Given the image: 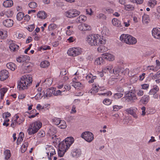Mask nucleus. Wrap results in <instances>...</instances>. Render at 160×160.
Masks as SVG:
<instances>
[{
  "instance_id": "nucleus-41",
  "label": "nucleus",
  "mask_w": 160,
  "mask_h": 160,
  "mask_svg": "<svg viewBox=\"0 0 160 160\" xmlns=\"http://www.w3.org/2000/svg\"><path fill=\"white\" fill-rule=\"evenodd\" d=\"M97 17L98 19H102L103 20H105L107 18L106 15L102 13H99L97 14Z\"/></svg>"
},
{
  "instance_id": "nucleus-27",
  "label": "nucleus",
  "mask_w": 160,
  "mask_h": 160,
  "mask_svg": "<svg viewBox=\"0 0 160 160\" xmlns=\"http://www.w3.org/2000/svg\"><path fill=\"white\" fill-rule=\"evenodd\" d=\"M149 99V96L147 95H144L140 100V102L144 104H147L148 102Z\"/></svg>"
},
{
  "instance_id": "nucleus-51",
  "label": "nucleus",
  "mask_w": 160,
  "mask_h": 160,
  "mask_svg": "<svg viewBox=\"0 0 160 160\" xmlns=\"http://www.w3.org/2000/svg\"><path fill=\"white\" fill-rule=\"evenodd\" d=\"M20 57L23 62L26 61L27 60H29V57L27 55H22L20 56Z\"/></svg>"
},
{
  "instance_id": "nucleus-17",
  "label": "nucleus",
  "mask_w": 160,
  "mask_h": 160,
  "mask_svg": "<svg viewBox=\"0 0 160 160\" xmlns=\"http://www.w3.org/2000/svg\"><path fill=\"white\" fill-rule=\"evenodd\" d=\"M113 68L112 65H110L107 67L104 68L102 69V71L105 72H109L110 73H113L114 71L112 69Z\"/></svg>"
},
{
  "instance_id": "nucleus-43",
  "label": "nucleus",
  "mask_w": 160,
  "mask_h": 160,
  "mask_svg": "<svg viewBox=\"0 0 160 160\" xmlns=\"http://www.w3.org/2000/svg\"><path fill=\"white\" fill-rule=\"evenodd\" d=\"M28 6L30 8H34L37 6V4L35 2H32L28 4Z\"/></svg>"
},
{
  "instance_id": "nucleus-5",
  "label": "nucleus",
  "mask_w": 160,
  "mask_h": 160,
  "mask_svg": "<svg viewBox=\"0 0 160 160\" xmlns=\"http://www.w3.org/2000/svg\"><path fill=\"white\" fill-rule=\"evenodd\" d=\"M81 137L84 138L86 141L90 142L94 138V135L92 133L89 132H83L81 135Z\"/></svg>"
},
{
  "instance_id": "nucleus-15",
  "label": "nucleus",
  "mask_w": 160,
  "mask_h": 160,
  "mask_svg": "<svg viewBox=\"0 0 160 160\" xmlns=\"http://www.w3.org/2000/svg\"><path fill=\"white\" fill-rule=\"evenodd\" d=\"M69 148V147L67 144H65V142L64 141H63L62 142L59 143L58 146V149L61 150V151H63L66 152V151Z\"/></svg>"
},
{
  "instance_id": "nucleus-49",
  "label": "nucleus",
  "mask_w": 160,
  "mask_h": 160,
  "mask_svg": "<svg viewBox=\"0 0 160 160\" xmlns=\"http://www.w3.org/2000/svg\"><path fill=\"white\" fill-rule=\"evenodd\" d=\"M112 101L109 99H106L103 101V102L104 104L108 105H110Z\"/></svg>"
},
{
  "instance_id": "nucleus-21",
  "label": "nucleus",
  "mask_w": 160,
  "mask_h": 160,
  "mask_svg": "<svg viewBox=\"0 0 160 160\" xmlns=\"http://www.w3.org/2000/svg\"><path fill=\"white\" fill-rule=\"evenodd\" d=\"M9 48L10 50L13 52H16L19 48V47L17 45L13 42L10 43Z\"/></svg>"
},
{
  "instance_id": "nucleus-45",
  "label": "nucleus",
  "mask_w": 160,
  "mask_h": 160,
  "mask_svg": "<svg viewBox=\"0 0 160 160\" xmlns=\"http://www.w3.org/2000/svg\"><path fill=\"white\" fill-rule=\"evenodd\" d=\"M44 82L46 83L48 86H50L52 83V81L51 78H47L44 80Z\"/></svg>"
},
{
  "instance_id": "nucleus-35",
  "label": "nucleus",
  "mask_w": 160,
  "mask_h": 160,
  "mask_svg": "<svg viewBox=\"0 0 160 160\" xmlns=\"http://www.w3.org/2000/svg\"><path fill=\"white\" fill-rule=\"evenodd\" d=\"M7 88H1L0 90V93H1V99H3V96L4 95V94L6 93L7 91Z\"/></svg>"
},
{
  "instance_id": "nucleus-39",
  "label": "nucleus",
  "mask_w": 160,
  "mask_h": 160,
  "mask_svg": "<svg viewBox=\"0 0 160 160\" xmlns=\"http://www.w3.org/2000/svg\"><path fill=\"white\" fill-rule=\"evenodd\" d=\"M113 70L114 71L113 73L117 75L118 74V75H119L121 73H120V72L121 71V69L119 67H116L114 69H113Z\"/></svg>"
},
{
  "instance_id": "nucleus-31",
  "label": "nucleus",
  "mask_w": 160,
  "mask_h": 160,
  "mask_svg": "<svg viewBox=\"0 0 160 160\" xmlns=\"http://www.w3.org/2000/svg\"><path fill=\"white\" fill-rule=\"evenodd\" d=\"M58 127L61 129L65 128L67 127L66 122L64 121L60 120Z\"/></svg>"
},
{
  "instance_id": "nucleus-23",
  "label": "nucleus",
  "mask_w": 160,
  "mask_h": 160,
  "mask_svg": "<svg viewBox=\"0 0 160 160\" xmlns=\"http://www.w3.org/2000/svg\"><path fill=\"white\" fill-rule=\"evenodd\" d=\"M7 67L12 71H14L17 68L16 65L13 63L10 62L6 65Z\"/></svg>"
},
{
  "instance_id": "nucleus-10",
  "label": "nucleus",
  "mask_w": 160,
  "mask_h": 160,
  "mask_svg": "<svg viewBox=\"0 0 160 160\" xmlns=\"http://www.w3.org/2000/svg\"><path fill=\"white\" fill-rule=\"evenodd\" d=\"M2 24L5 27L7 28H10L13 26L14 22L10 19H8L4 20L2 22Z\"/></svg>"
},
{
  "instance_id": "nucleus-55",
  "label": "nucleus",
  "mask_w": 160,
  "mask_h": 160,
  "mask_svg": "<svg viewBox=\"0 0 160 160\" xmlns=\"http://www.w3.org/2000/svg\"><path fill=\"white\" fill-rule=\"evenodd\" d=\"M65 152H66L64 151H61V150L58 149V156L60 157H63Z\"/></svg>"
},
{
  "instance_id": "nucleus-48",
  "label": "nucleus",
  "mask_w": 160,
  "mask_h": 160,
  "mask_svg": "<svg viewBox=\"0 0 160 160\" xmlns=\"http://www.w3.org/2000/svg\"><path fill=\"white\" fill-rule=\"evenodd\" d=\"M160 77V70L158 71L152 77V79H155Z\"/></svg>"
},
{
  "instance_id": "nucleus-30",
  "label": "nucleus",
  "mask_w": 160,
  "mask_h": 160,
  "mask_svg": "<svg viewBox=\"0 0 160 160\" xmlns=\"http://www.w3.org/2000/svg\"><path fill=\"white\" fill-rule=\"evenodd\" d=\"M103 58L102 57H100L97 58L95 61V64L97 65H101L102 64H103L104 61Z\"/></svg>"
},
{
  "instance_id": "nucleus-62",
  "label": "nucleus",
  "mask_w": 160,
  "mask_h": 160,
  "mask_svg": "<svg viewBox=\"0 0 160 160\" xmlns=\"http://www.w3.org/2000/svg\"><path fill=\"white\" fill-rule=\"evenodd\" d=\"M4 33L2 31H0V39H4L5 38L6 36L5 35H3Z\"/></svg>"
},
{
  "instance_id": "nucleus-44",
  "label": "nucleus",
  "mask_w": 160,
  "mask_h": 160,
  "mask_svg": "<svg viewBox=\"0 0 160 160\" xmlns=\"http://www.w3.org/2000/svg\"><path fill=\"white\" fill-rule=\"evenodd\" d=\"M73 82L74 83L73 85L75 88H76V87H80L81 86V83L79 82L76 81V78H74L73 80Z\"/></svg>"
},
{
  "instance_id": "nucleus-24",
  "label": "nucleus",
  "mask_w": 160,
  "mask_h": 160,
  "mask_svg": "<svg viewBox=\"0 0 160 160\" xmlns=\"http://www.w3.org/2000/svg\"><path fill=\"white\" fill-rule=\"evenodd\" d=\"M13 5V2L11 0H7L3 3V5L5 7L8 8L12 6Z\"/></svg>"
},
{
  "instance_id": "nucleus-22",
  "label": "nucleus",
  "mask_w": 160,
  "mask_h": 160,
  "mask_svg": "<svg viewBox=\"0 0 160 160\" xmlns=\"http://www.w3.org/2000/svg\"><path fill=\"white\" fill-rule=\"evenodd\" d=\"M103 44H100V45H98L99 47L97 48L98 51L100 52H105L108 50V48H107L104 46L103 45Z\"/></svg>"
},
{
  "instance_id": "nucleus-18",
  "label": "nucleus",
  "mask_w": 160,
  "mask_h": 160,
  "mask_svg": "<svg viewBox=\"0 0 160 160\" xmlns=\"http://www.w3.org/2000/svg\"><path fill=\"white\" fill-rule=\"evenodd\" d=\"M37 17L40 19H44L47 17V14L43 11H40L37 14Z\"/></svg>"
},
{
  "instance_id": "nucleus-11",
  "label": "nucleus",
  "mask_w": 160,
  "mask_h": 160,
  "mask_svg": "<svg viewBox=\"0 0 160 160\" xmlns=\"http://www.w3.org/2000/svg\"><path fill=\"white\" fill-rule=\"evenodd\" d=\"M78 29L81 31H86L91 30V27L87 24L82 23L78 26Z\"/></svg>"
},
{
  "instance_id": "nucleus-7",
  "label": "nucleus",
  "mask_w": 160,
  "mask_h": 160,
  "mask_svg": "<svg viewBox=\"0 0 160 160\" xmlns=\"http://www.w3.org/2000/svg\"><path fill=\"white\" fill-rule=\"evenodd\" d=\"M67 53L70 56L75 57L81 54V51L78 48H72L68 49Z\"/></svg>"
},
{
  "instance_id": "nucleus-8",
  "label": "nucleus",
  "mask_w": 160,
  "mask_h": 160,
  "mask_svg": "<svg viewBox=\"0 0 160 160\" xmlns=\"http://www.w3.org/2000/svg\"><path fill=\"white\" fill-rule=\"evenodd\" d=\"M8 71L6 70H3L0 72V79L1 81H4L7 79L8 77Z\"/></svg>"
},
{
  "instance_id": "nucleus-20",
  "label": "nucleus",
  "mask_w": 160,
  "mask_h": 160,
  "mask_svg": "<svg viewBox=\"0 0 160 160\" xmlns=\"http://www.w3.org/2000/svg\"><path fill=\"white\" fill-rule=\"evenodd\" d=\"M112 24L114 26L118 27H121L122 26L120 21L117 19L113 18L112 21Z\"/></svg>"
},
{
  "instance_id": "nucleus-33",
  "label": "nucleus",
  "mask_w": 160,
  "mask_h": 160,
  "mask_svg": "<svg viewBox=\"0 0 160 160\" xmlns=\"http://www.w3.org/2000/svg\"><path fill=\"white\" fill-rule=\"evenodd\" d=\"M28 146V143L27 142H25L22 145L21 149V152L22 153H24L25 152Z\"/></svg>"
},
{
  "instance_id": "nucleus-58",
  "label": "nucleus",
  "mask_w": 160,
  "mask_h": 160,
  "mask_svg": "<svg viewBox=\"0 0 160 160\" xmlns=\"http://www.w3.org/2000/svg\"><path fill=\"white\" fill-rule=\"evenodd\" d=\"M10 116V113L8 112H5L3 113L2 114V117L4 118H8Z\"/></svg>"
},
{
  "instance_id": "nucleus-54",
  "label": "nucleus",
  "mask_w": 160,
  "mask_h": 160,
  "mask_svg": "<svg viewBox=\"0 0 160 160\" xmlns=\"http://www.w3.org/2000/svg\"><path fill=\"white\" fill-rule=\"evenodd\" d=\"M45 135V132L44 131H40L38 133V135L39 137H43Z\"/></svg>"
},
{
  "instance_id": "nucleus-32",
  "label": "nucleus",
  "mask_w": 160,
  "mask_h": 160,
  "mask_svg": "<svg viewBox=\"0 0 160 160\" xmlns=\"http://www.w3.org/2000/svg\"><path fill=\"white\" fill-rule=\"evenodd\" d=\"M50 138L52 140L53 142L54 143L59 142L60 141V138H58L56 135H54V136H52Z\"/></svg>"
},
{
  "instance_id": "nucleus-52",
  "label": "nucleus",
  "mask_w": 160,
  "mask_h": 160,
  "mask_svg": "<svg viewBox=\"0 0 160 160\" xmlns=\"http://www.w3.org/2000/svg\"><path fill=\"white\" fill-rule=\"evenodd\" d=\"M60 120L59 118H55L52 119V121L54 124L58 125L59 122H60Z\"/></svg>"
},
{
  "instance_id": "nucleus-29",
  "label": "nucleus",
  "mask_w": 160,
  "mask_h": 160,
  "mask_svg": "<svg viewBox=\"0 0 160 160\" xmlns=\"http://www.w3.org/2000/svg\"><path fill=\"white\" fill-rule=\"evenodd\" d=\"M53 92V88H50L46 90V97H50L52 96V94Z\"/></svg>"
},
{
  "instance_id": "nucleus-3",
  "label": "nucleus",
  "mask_w": 160,
  "mask_h": 160,
  "mask_svg": "<svg viewBox=\"0 0 160 160\" xmlns=\"http://www.w3.org/2000/svg\"><path fill=\"white\" fill-rule=\"evenodd\" d=\"M42 126V123L39 121L33 122L28 127L27 132L30 135L34 134L40 129Z\"/></svg>"
},
{
  "instance_id": "nucleus-26",
  "label": "nucleus",
  "mask_w": 160,
  "mask_h": 160,
  "mask_svg": "<svg viewBox=\"0 0 160 160\" xmlns=\"http://www.w3.org/2000/svg\"><path fill=\"white\" fill-rule=\"evenodd\" d=\"M126 111L128 114L132 115L134 118H137V115L134 111L131 108L126 110Z\"/></svg>"
},
{
  "instance_id": "nucleus-46",
  "label": "nucleus",
  "mask_w": 160,
  "mask_h": 160,
  "mask_svg": "<svg viewBox=\"0 0 160 160\" xmlns=\"http://www.w3.org/2000/svg\"><path fill=\"white\" fill-rule=\"evenodd\" d=\"M56 25L54 23L51 24L48 27V29L49 31L52 30L56 28Z\"/></svg>"
},
{
  "instance_id": "nucleus-9",
  "label": "nucleus",
  "mask_w": 160,
  "mask_h": 160,
  "mask_svg": "<svg viewBox=\"0 0 160 160\" xmlns=\"http://www.w3.org/2000/svg\"><path fill=\"white\" fill-rule=\"evenodd\" d=\"M152 34L153 37L158 39H160V29L154 28L152 30Z\"/></svg>"
},
{
  "instance_id": "nucleus-25",
  "label": "nucleus",
  "mask_w": 160,
  "mask_h": 160,
  "mask_svg": "<svg viewBox=\"0 0 160 160\" xmlns=\"http://www.w3.org/2000/svg\"><path fill=\"white\" fill-rule=\"evenodd\" d=\"M159 90V88L157 85H154L153 88L150 90L149 94L150 95H152L153 93H157Z\"/></svg>"
},
{
  "instance_id": "nucleus-38",
  "label": "nucleus",
  "mask_w": 160,
  "mask_h": 160,
  "mask_svg": "<svg viewBox=\"0 0 160 160\" xmlns=\"http://www.w3.org/2000/svg\"><path fill=\"white\" fill-rule=\"evenodd\" d=\"M24 14L22 12H19L18 13L17 15V18L18 20H21L24 17Z\"/></svg>"
},
{
  "instance_id": "nucleus-53",
  "label": "nucleus",
  "mask_w": 160,
  "mask_h": 160,
  "mask_svg": "<svg viewBox=\"0 0 160 160\" xmlns=\"http://www.w3.org/2000/svg\"><path fill=\"white\" fill-rule=\"evenodd\" d=\"M123 96V94L121 93H117L114 94V97L115 99H118L122 97Z\"/></svg>"
},
{
  "instance_id": "nucleus-34",
  "label": "nucleus",
  "mask_w": 160,
  "mask_h": 160,
  "mask_svg": "<svg viewBox=\"0 0 160 160\" xmlns=\"http://www.w3.org/2000/svg\"><path fill=\"white\" fill-rule=\"evenodd\" d=\"M49 65V62L46 60L42 62L40 64L41 67L43 68L47 67Z\"/></svg>"
},
{
  "instance_id": "nucleus-1",
  "label": "nucleus",
  "mask_w": 160,
  "mask_h": 160,
  "mask_svg": "<svg viewBox=\"0 0 160 160\" xmlns=\"http://www.w3.org/2000/svg\"><path fill=\"white\" fill-rule=\"evenodd\" d=\"M86 41L92 46H98L100 44H105L106 42L98 35L95 34L88 35L86 38Z\"/></svg>"
},
{
  "instance_id": "nucleus-42",
  "label": "nucleus",
  "mask_w": 160,
  "mask_h": 160,
  "mask_svg": "<svg viewBox=\"0 0 160 160\" xmlns=\"http://www.w3.org/2000/svg\"><path fill=\"white\" fill-rule=\"evenodd\" d=\"M5 159L6 160L9 159L11 156L10 151L9 150H7L5 152Z\"/></svg>"
},
{
  "instance_id": "nucleus-60",
  "label": "nucleus",
  "mask_w": 160,
  "mask_h": 160,
  "mask_svg": "<svg viewBox=\"0 0 160 160\" xmlns=\"http://www.w3.org/2000/svg\"><path fill=\"white\" fill-rule=\"evenodd\" d=\"M101 94L104 96H107L109 97L112 94V93L110 91H108L107 92L101 93Z\"/></svg>"
},
{
  "instance_id": "nucleus-57",
  "label": "nucleus",
  "mask_w": 160,
  "mask_h": 160,
  "mask_svg": "<svg viewBox=\"0 0 160 160\" xmlns=\"http://www.w3.org/2000/svg\"><path fill=\"white\" fill-rule=\"evenodd\" d=\"M35 25L33 24L32 25H30L28 26V29L29 31L30 32H32L33 30L35 28Z\"/></svg>"
},
{
  "instance_id": "nucleus-6",
  "label": "nucleus",
  "mask_w": 160,
  "mask_h": 160,
  "mask_svg": "<svg viewBox=\"0 0 160 160\" xmlns=\"http://www.w3.org/2000/svg\"><path fill=\"white\" fill-rule=\"evenodd\" d=\"M80 12L75 9L69 10L65 12L66 16L68 18L76 17L80 14Z\"/></svg>"
},
{
  "instance_id": "nucleus-56",
  "label": "nucleus",
  "mask_w": 160,
  "mask_h": 160,
  "mask_svg": "<svg viewBox=\"0 0 160 160\" xmlns=\"http://www.w3.org/2000/svg\"><path fill=\"white\" fill-rule=\"evenodd\" d=\"M122 107L121 106L114 105L113 106V109L114 111H117L122 108Z\"/></svg>"
},
{
  "instance_id": "nucleus-36",
  "label": "nucleus",
  "mask_w": 160,
  "mask_h": 160,
  "mask_svg": "<svg viewBox=\"0 0 160 160\" xmlns=\"http://www.w3.org/2000/svg\"><path fill=\"white\" fill-rule=\"evenodd\" d=\"M149 20V17L148 15H144L142 17V22L143 23H147L148 22Z\"/></svg>"
},
{
  "instance_id": "nucleus-14",
  "label": "nucleus",
  "mask_w": 160,
  "mask_h": 160,
  "mask_svg": "<svg viewBox=\"0 0 160 160\" xmlns=\"http://www.w3.org/2000/svg\"><path fill=\"white\" fill-rule=\"evenodd\" d=\"M126 97L129 100H134L137 99L136 94L133 92H131L127 93Z\"/></svg>"
},
{
  "instance_id": "nucleus-19",
  "label": "nucleus",
  "mask_w": 160,
  "mask_h": 160,
  "mask_svg": "<svg viewBox=\"0 0 160 160\" xmlns=\"http://www.w3.org/2000/svg\"><path fill=\"white\" fill-rule=\"evenodd\" d=\"M72 154L73 157L78 158L81 155V151L80 149H75L72 151Z\"/></svg>"
},
{
  "instance_id": "nucleus-40",
  "label": "nucleus",
  "mask_w": 160,
  "mask_h": 160,
  "mask_svg": "<svg viewBox=\"0 0 160 160\" xmlns=\"http://www.w3.org/2000/svg\"><path fill=\"white\" fill-rule=\"evenodd\" d=\"M78 21L80 22H82V21H85L87 19L86 17L84 15H80L77 18Z\"/></svg>"
},
{
  "instance_id": "nucleus-2",
  "label": "nucleus",
  "mask_w": 160,
  "mask_h": 160,
  "mask_svg": "<svg viewBox=\"0 0 160 160\" xmlns=\"http://www.w3.org/2000/svg\"><path fill=\"white\" fill-rule=\"evenodd\" d=\"M32 81V77L30 76H23L18 83V87L20 90H23L31 84Z\"/></svg>"
},
{
  "instance_id": "nucleus-47",
  "label": "nucleus",
  "mask_w": 160,
  "mask_h": 160,
  "mask_svg": "<svg viewBox=\"0 0 160 160\" xmlns=\"http://www.w3.org/2000/svg\"><path fill=\"white\" fill-rule=\"evenodd\" d=\"M62 92L60 90H58L57 91H54L53 90V94L55 96L62 95Z\"/></svg>"
},
{
  "instance_id": "nucleus-13",
  "label": "nucleus",
  "mask_w": 160,
  "mask_h": 160,
  "mask_svg": "<svg viewBox=\"0 0 160 160\" xmlns=\"http://www.w3.org/2000/svg\"><path fill=\"white\" fill-rule=\"evenodd\" d=\"M48 149L49 152L47 153L48 156V158L49 160H52V156L56 153L55 150L52 146L48 147Z\"/></svg>"
},
{
  "instance_id": "nucleus-64",
  "label": "nucleus",
  "mask_w": 160,
  "mask_h": 160,
  "mask_svg": "<svg viewBox=\"0 0 160 160\" xmlns=\"http://www.w3.org/2000/svg\"><path fill=\"white\" fill-rule=\"evenodd\" d=\"M75 39L73 37H70L68 39L67 41L69 43L73 42L75 40Z\"/></svg>"
},
{
  "instance_id": "nucleus-63",
  "label": "nucleus",
  "mask_w": 160,
  "mask_h": 160,
  "mask_svg": "<svg viewBox=\"0 0 160 160\" xmlns=\"http://www.w3.org/2000/svg\"><path fill=\"white\" fill-rule=\"evenodd\" d=\"M133 3H136L137 4H140L142 3L143 0H132Z\"/></svg>"
},
{
  "instance_id": "nucleus-16",
  "label": "nucleus",
  "mask_w": 160,
  "mask_h": 160,
  "mask_svg": "<svg viewBox=\"0 0 160 160\" xmlns=\"http://www.w3.org/2000/svg\"><path fill=\"white\" fill-rule=\"evenodd\" d=\"M64 142L69 148L71 145L74 142V139L72 137H67L65 138Z\"/></svg>"
},
{
  "instance_id": "nucleus-28",
  "label": "nucleus",
  "mask_w": 160,
  "mask_h": 160,
  "mask_svg": "<svg viewBox=\"0 0 160 160\" xmlns=\"http://www.w3.org/2000/svg\"><path fill=\"white\" fill-rule=\"evenodd\" d=\"M57 132L56 129L55 128H51L49 129V131L48 132V134L50 137V138H51L52 136H54L55 135V134Z\"/></svg>"
},
{
  "instance_id": "nucleus-50",
  "label": "nucleus",
  "mask_w": 160,
  "mask_h": 160,
  "mask_svg": "<svg viewBox=\"0 0 160 160\" xmlns=\"http://www.w3.org/2000/svg\"><path fill=\"white\" fill-rule=\"evenodd\" d=\"M30 66V65H28V64L26 63H24L22 66V69L28 70V68H29Z\"/></svg>"
},
{
  "instance_id": "nucleus-59",
  "label": "nucleus",
  "mask_w": 160,
  "mask_h": 160,
  "mask_svg": "<svg viewBox=\"0 0 160 160\" xmlns=\"http://www.w3.org/2000/svg\"><path fill=\"white\" fill-rule=\"evenodd\" d=\"M42 93L41 92H39L37 93L36 95L35 96V98L36 99L38 100L39 99H41L42 97H43V96H41Z\"/></svg>"
},
{
  "instance_id": "nucleus-61",
  "label": "nucleus",
  "mask_w": 160,
  "mask_h": 160,
  "mask_svg": "<svg viewBox=\"0 0 160 160\" xmlns=\"http://www.w3.org/2000/svg\"><path fill=\"white\" fill-rule=\"evenodd\" d=\"M156 1L155 0L152 1L151 2H149V5L152 7H153L156 4Z\"/></svg>"
},
{
  "instance_id": "nucleus-12",
  "label": "nucleus",
  "mask_w": 160,
  "mask_h": 160,
  "mask_svg": "<svg viewBox=\"0 0 160 160\" xmlns=\"http://www.w3.org/2000/svg\"><path fill=\"white\" fill-rule=\"evenodd\" d=\"M102 56L103 58L109 61H112L114 59V56L109 53H104L102 54Z\"/></svg>"
},
{
  "instance_id": "nucleus-37",
  "label": "nucleus",
  "mask_w": 160,
  "mask_h": 160,
  "mask_svg": "<svg viewBox=\"0 0 160 160\" xmlns=\"http://www.w3.org/2000/svg\"><path fill=\"white\" fill-rule=\"evenodd\" d=\"M134 9V7L132 6V5L128 4L124 5V9L127 11H132Z\"/></svg>"
},
{
  "instance_id": "nucleus-4",
  "label": "nucleus",
  "mask_w": 160,
  "mask_h": 160,
  "mask_svg": "<svg viewBox=\"0 0 160 160\" xmlns=\"http://www.w3.org/2000/svg\"><path fill=\"white\" fill-rule=\"evenodd\" d=\"M120 40L122 42L128 44H133L137 42L136 39L129 34H122L120 37Z\"/></svg>"
}]
</instances>
